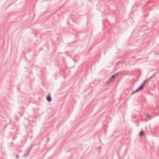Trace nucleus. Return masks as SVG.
<instances>
[{"instance_id":"obj_12","label":"nucleus","mask_w":159,"mask_h":159,"mask_svg":"<svg viewBox=\"0 0 159 159\" xmlns=\"http://www.w3.org/2000/svg\"><path fill=\"white\" fill-rule=\"evenodd\" d=\"M150 116V115L149 114H147V115H146V116L147 117H149Z\"/></svg>"},{"instance_id":"obj_10","label":"nucleus","mask_w":159,"mask_h":159,"mask_svg":"<svg viewBox=\"0 0 159 159\" xmlns=\"http://www.w3.org/2000/svg\"><path fill=\"white\" fill-rule=\"evenodd\" d=\"M149 80H148V79H147V80H145V81H144V82H144V83L145 84V83H146V82H147V81H148Z\"/></svg>"},{"instance_id":"obj_2","label":"nucleus","mask_w":159,"mask_h":159,"mask_svg":"<svg viewBox=\"0 0 159 159\" xmlns=\"http://www.w3.org/2000/svg\"><path fill=\"white\" fill-rule=\"evenodd\" d=\"M46 100L47 101L49 102H50L52 100V98L50 96V93H49L47 96H46Z\"/></svg>"},{"instance_id":"obj_8","label":"nucleus","mask_w":159,"mask_h":159,"mask_svg":"<svg viewBox=\"0 0 159 159\" xmlns=\"http://www.w3.org/2000/svg\"><path fill=\"white\" fill-rule=\"evenodd\" d=\"M33 147V146H31V147H30L29 149L28 150H30V151L31 149V148H32V147Z\"/></svg>"},{"instance_id":"obj_3","label":"nucleus","mask_w":159,"mask_h":159,"mask_svg":"<svg viewBox=\"0 0 159 159\" xmlns=\"http://www.w3.org/2000/svg\"><path fill=\"white\" fill-rule=\"evenodd\" d=\"M30 150H27V153L26 154H25L24 156V157H27L28 155L29 154L30 152Z\"/></svg>"},{"instance_id":"obj_4","label":"nucleus","mask_w":159,"mask_h":159,"mask_svg":"<svg viewBox=\"0 0 159 159\" xmlns=\"http://www.w3.org/2000/svg\"><path fill=\"white\" fill-rule=\"evenodd\" d=\"M145 84L144 82H143V84L139 86L140 88H141L142 89H143L145 85Z\"/></svg>"},{"instance_id":"obj_14","label":"nucleus","mask_w":159,"mask_h":159,"mask_svg":"<svg viewBox=\"0 0 159 159\" xmlns=\"http://www.w3.org/2000/svg\"><path fill=\"white\" fill-rule=\"evenodd\" d=\"M11 119H10V121L11 122Z\"/></svg>"},{"instance_id":"obj_11","label":"nucleus","mask_w":159,"mask_h":159,"mask_svg":"<svg viewBox=\"0 0 159 159\" xmlns=\"http://www.w3.org/2000/svg\"><path fill=\"white\" fill-rule=\"evenodd\" d=\"M149 80H148V79H147V80H145V81H144V82H144V83L145 84V83H146V82H147V81H148Z\"/></svg>"},{"instance_id":"obj_6","label":"nucleus","mask_w":159,"mask_h":159,"mask_svg":"<svg viewBox=\"0 0 159 159\" xmlns=\"http://www.w3.org/2000/svg\"><path fill=\"white\" fill-rule=\"evenodd\" d=\"M156 72H155V73H154L152 76H151L148 79V80H149L150 79H151L153 77H154L156 75Z\"/></svg>"},{"instance_id":"obj_5","label":"nucleus","mask_w":159,"mask_h":159,"mask_svg":"<svg viewBox=\"0 0 159 159\" xmlns=\"http://www.w3.org/2000/svg\"><path fill=\"white\" fill-rule=\"evenodd\" d=\"M142 89L139 87L138 88H137L136 90H135V92L136 93L138 92H139V91L142 90Z\"/></svg>"},{"instance_id":"obj_9","label":"nucleus","mask_w":159,"mask_h":159,"mask_svg":"<svg viewBox=\"0 0 159 159\" xmlns=\"http://www.w3.org/2000/svg\"><path fill=\"white\" fill-rule=\"evenodd\" d=\"M136 93V92H135V91H133L131 93V94L132 95V94H134V93Z\"/></svg>"},{"instance_id":"obj_1","label":"nucleus","mask_w":159,"mask_h":159,"mask_svg":"<svg viewBox=\"0 0 159 159\" xmlns=\"http://www.w3.org/2000/svg\"><path fill=\"white\" fill-rule=\"evenodd\" d=\"M118 74V73H117L115 75H113L110 77L108 79V80L106 81V84L108 83L109 82L112 81L115 78L116 76Z\"/></svg>"},{"instance_id":"obj_7","label":"nucleus","mask_w":159,"mask_h":159,"mask_svg":"<svg viewBox=\"0 0 159 159\" xmlns=\"http://www.w3.org/2000/svg\"><path fill=\"white\" fill-rule=\"evenodd\" d=\"M144 132L143 131H141L139 134V135L141 136H142L144 134Z\"/></svg>"},{"instance_id":"obj_13","label":"nucleus","mask_w":159,"mask_h":159,"mask_svg":"<svg viewBox=\"0 0 159 159\" xmlns=\"http://www.w3.org/2000/svg\"><path fill=\"white\" fill-rule=\"evenodd\" d=\"M18 157H19V155L18 154H17L16 156V158L17 159V158H18Z\"/></svg>"}]
</instances>
